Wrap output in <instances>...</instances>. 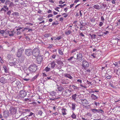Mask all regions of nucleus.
Masks as SVG:
<instances>
[{"instance_id": "obj_1", "label": "nucleus", "mask_w": 120, "mask_h": 120, "mask_svg": "<svg viewBox=\"0 0 120 120\" xmlns=\"http://www.w3.org/2000/svg\"><path fill=\"white\" fill-rule=\"evenodd\" d=\"M39 51L37 48H34L32 51V54L35 57H36L39 56Z\"/></svg>"}, {"instance_id": "obj_2", "label": "nucleus", "mask_w": 120, "mask_h": 120, "mask_svg": "<svg viewBox=\"0 0 120 120\" xmlns=\"http://www.w3.org/2000/svg\"><path fill=\"white\" fill-rule=\"evenodd\" d=\"M37 69V67L35 65H31L29 68V71L31 72H34Z\"/></svg>"}, {"instance_id": "obj_3", "label": "nucleus", "mask_w": 120, "mask_h": 120, "mask_svg": "<svg viewBox=\"0 0 120 120\" xmlns=\"http://www.w3.org/2000/svg\"><path fill=\"white\" fill-rule=\"evenodd\" d=\"M9 111L11 114L14 115L16 113L17 109L14 107H11L9 109Z\"/></svg>"}, {"instance_id": "obj_4", "label": "nucleus", "mask_w": 120, "mask_h": 120, "mask_svg": "<svg viewBox=\"0 0 120 120\" xmlns=\"http://www.w3.org/2000/svg\"><path fill=\"white\" fill-rule=\"evenodd\" d=\"M32 50L31 49H25V54L28 56H30L32 54Z\"/></svg>"}, {"instance_id": "obj_5", "label": "nucleus", "mask_w": 120, "mask_h": 120, "mask_svg": "<svg viewBox=\"0 0 120 120\" xmlns=\"http://www.w3.org/2000/svg\"><path fill=\"white\" fill-rule=\"evenodd\" d=\"M91 111L94 113H95L96 112L101 113L102 114L104 113V111L101 109H92Z\"/></svg>"}, {"instance_id": "obj_6", "label": "nucleus", "mask_w": 120, "mask_h": 120, "mask_svg": "<svg viewBox=\"0 0 120 120\" xmlns=\"http://www.w3.org/2000/svg\"><path fill=\"white\" fill-rule=\"evenodd\" d=\"M27 95V93L23 90L20 91L19 93V96L20 97L24 98Z\"/></svg>"}, {"instance_id": "obj_7", "label": "nucleus", "mask_w": 120, "mask_h": 120, "mask_svg": "<svg viewBox=\"0 0 120 120\" xmlns=\"http://www.w3.org/2000/svg\"><path fill=\"white\" fill-rule=\"evenodd\" d=\"M89 65L88 63L86 60H84L82 61V66L83 68H85L88 67Z\"/></svg>"}, {"instance_id": "obj_8", "label": "nucleus", "mask_w": 120, "mask_h": 120, "mask_svg": "<svg viewBox=\"0 0 120 120\" xmlns=\"http://www.w3.org/2000/svg\"><path fill=\"white\" fill-rule=\"evenodd\" d=\"M37 57L36 59L37 63L38 64L41 63L43 58V56H38Z\"/></svg>"}, {"instance_id": "obj_9", "label": "nucleus", "mask_w": 120, "mask_h": 120, "mask_svg": "<svg viewBox=\"0 0 120 120\" xmlns=\"http://www.w3.org/2000/svg\"><path fill=\"white\" fill-rule=\"evenodd\" d=\"M98 93L96 94H91L90 96L91 99L93 100H95L97 99L98 98Z\"/></svg>"}, {"instance_id": "obj_10", "label": "nucleus", "mask_w": 120, "mask_h": 120, "mask_svg": "<svg viewBox=\"0 0 120 120\" xmlns=\"http://www.w3.org/2000/svg\"><path fill=\"white\" fill-rule=\"evenodd\" d=\"M30 109H22V114L24 113L26 114H28L30 113Z\"/></svg>"}, {"instance_id": "obj_11", "label": "nucleus", "mask_w": 120, "mask_h": 120, "mask_svg": "<svg viewBox=\"0 0 120 120\" xmlns=\"http://www.w3.org/2000/svg\"><path fill=\"white\" fill-rule=\"evenodd\" d=\"M81 101L83 106H86L88 104V101L85 99H81Z\"/></svg>"}, {"instance_id": "obj_12", "label": "nucleus", "mask_w": 120, "mask_h": 120, "mask_svg": "<svg viewBox=\"0 0 120 120\" xmlns=\"http://www.w3.org/2000/svg\"><path fill=\"white\" fill-rule=\"evenodd\" d=\"M77 59L79 61L82 60L83 56L82 53H78L77 55Z\"/></svg>"}, {"instance_id": "obj_13", "label": "nucleus", "mask_w": 120, "mask_h": 120, "mask_svg": "<svg viewBox=\"0 0 120 120\" xmlns=\"http://www.w3.org/2000/svg\"><path fill=\"white\" fill-rule=\"evenodd\" d=\"M23 50L22 49H19L18 51L17 54V56L18 57H19V56L22 55V53L23 52Z\"/></svg>"}, {"instance_id": "obj_14", "label": "nucleus", "mask_w": 120, "mask_h": 120, "mask_svg": "<svg viewBox=\"0 0 120 120\" xmlns=\"http://www.w3.org/2000/svg\"><path fill=\"white\" fill-rule=\"evenodd\" d=\"M49 65H50L52 68H53L55 67L56 64L55 62L53 61L50 62Z\"/></svg>"}, {"instance_id": "obj_15", "label": "nucleus", "mask_w": 120, "mask_h": 120, "mask_svg": "<svg viewBox=\"0 0 120 120\" xmlns=\"http://www.w3.org/2000/svg\"><path fill=\"white\" fill-rule=\"evenodd\" d=\"M12 85L14 86L15 87L17 86L18 85L20 84V82L18 81H15L13 82L12 83Z\"/></svg>"}, {"instance_id": "obj_16", "label": "nucleus", "mask_w": 120, "mask_h": 120, "mask_svg": "<svg viewBox=\"0 0 120 120\" xmlns=\"http://www.w3.org/2000/svg\"><path fill=\"white\" fill-rule=\"evenodd\" d=\"M9 112L5 110L3 112V116L5 118H7L9 116Z\"/></svg>"}, {"instance_id": "obj_17", "label": "nucleus", "mask_w": 120, "mask_h": 120, "mask_svg": "<svg viewBox=\"0 0 120 120\" xmlns=\"http://www.w3.org/2000/svg\"><path fill=\"white\" fill-rule=\"evenodd\" d=\"M50 95L52 97H56V92L55 91L51 92L49 93Z\"/></svg>"}, {"instance_id": "obj_18", "label": "nucleus", "mask_w": 120, "mask_h": 120, "mask_svg": "<svg viewBox=\"0 0 120 120\" xmlns=\"http://www.w3.org/2000/svg\"><path fill=\"white\" fill-rule=\"evenodd\" d=\"M14 30H8L7 31L8 33L9 34V35L10 36H13L14 35L13 32Z\"/></svg>"}, {"instance_id": "obj_19", "label": "nucleus", "mask_w": 120, "mask_h": 120, "mask_svg": "<svg viewBox=\"0 0 120 120\" xmlns=\"http://www.w3.org/2000/svg\"><path fill=\"white\" fill-rule=\"evenodd\" d=\"M19 59L20 61V62H22L24 60L25 57L23 55H22L19 57Z\"/></svg>"}, {"instance_id": "obj_20", "label": "nucleus", "mask_w": 120, "mask_h": 120, "mask_svg": "<svg viewBox=\"0 0 120 120\" xmlns=\"http://www.w3.org/2000/svg\"><path fill=\"white\" fill-rule=\"evenodd\" d=\"M64 76L65 77L71 79H73L72 77L69 74H64Z\"/></svg>"}, {"instance_id": "obj_21", "label": "nucleus", "mask_w": 120, "mask_h": 120, "mask_svg": "<svg viewBox=\"0 0 120 120\" xmlns=\"http://www.w3.org/2000/svg\"><path fill=\"white\" fill-rule=\"evenodd\" d=\"M51 69V67L50 66V65H48V66L46 67L44 69L45 71H46V72L49 71Z\"/></svg>"}, {"instance_id": "obj_22", "label": "nucleus", "mask_w": 120, "mask_h": 120, "mask_svg": "<svg viewBox=\"0 0 120 120\" xmlns=\"http://www.w3.org/2000/svg\"><path fill=\"white\" fill-rule=\"evenodd\" d=\"M68 93H70V92L69 90H66L65 91L62 92V94L64 95H68Z\"/></svg>"}, {"instance_id": "obj_23", "label": "nucleus", "mask_w": 120, "mask_h": 120, "mask_svg": "<svg viewBox=\"0 0 120 120\" xmlns=\"http://www.w3.org/2000/svg\"><path fill=\"white\" fill-rule=\"evenodd\" d=\"M49 53L47 51H45V52L44 56L45 58H47L49 57Z\"/></svg>"}, {"instance_id": "obj_24", "label": "nucleus", "mask_w": 120, "mask_h": 120, "mask_svg": "<svg viewBox=\"0 0 120 120\" xmlns=\"http://www.w3.org/2000/svg\"><path fill=\"white\" fill-rule=\"evenodd\" d=\"M0 82L2 83H5V79L4 77H1L0 78Z\"/></svg>"}, {"instance_id": "obj_25", "label": "nucleus", "mask_w": 120, "mask_h": 120, "mask_svg": "<svg viewBox=\"0 0 120 120\" xmlns=\"http://www.w3.org/2000/svg\"><path fill=\"white\" fill-rule=\"evenodd\" d=\"M71 33V31L70 30L67 29L65 32V34L67 35L70 34Z\"/></svg>"}, {"instance_id": "obj_26", "label": "nucleus", "mask_w": 120, "mask_h": 120, "mask_svg": "<svg viewBox=\"0 0 120 120\" xmlns=\"http://www.w3.org/2000/svg\"><path fill=\"white\" fill-rule=\"evenodd\" d=\"M67 111L66 109H62V113L63 115H66L67 113H66V111Z\"/></svg>"}, {"instance_id": "obj_27", "label": "nucleus", "mask_w": 120, "mask_h": 120, "mask_svg": "<svg viewBox=\"0 0 120 120\" xmlns=\"http://www.w3.org/2000/svg\"><path fill=\"white\" fill-rule=\"evenodd\" d=\"M94 8L96 9L99 10L100 9V7L98 5H95L94 6Z\"/></svg>"}, {"instance_id": "obj_28", "label": "nucleus", "mask_w": 120, "mask_h": 120, "mask_svg": "<svg viewBox=\"0 0 120 120\" xmlns=\"http://www.w3.org/2000/svg\"><path fill=\"white\" fill-rule=\"evenodd\" d=\"M57 89L59 92H61L63 89V88L61 86H58L57 87Z\"/></svg>"}, {"instance_id": "obj_29", "label": "nucleus", "mask_w": 120, "mask_h": 120, "mask_svg": "<svg viewBox=\"0 0 120 120\" xmlns=\"http://www.w3.org/2000/svg\"><path fill=\"white\" fill-rule=\"evenodd\" d=\"M56 63L60 65H62L63 64V62L61 61L60 60H57L56 61Z\"/></svg>"}, {"instance_id": "obj_30", "label": "nucleus", "mask_w": 120, "mask_h": 120, "mask_svg": "<svg viewBox=\"0 0 120 120\" xmlns=\"http://www.w3.org/2000/svg\"><path fill=\"white\" fill-rule=\"evenodd\" d=\"M60 98L59 97L57 98H56L55 97H52V98H50L49 99V100L52 101H55L57 99Z\"/></svg>"}, {"instance_id": "obj_31", "label": "nucleus", "mask_w": 120, "mask_h": 120, "mask_svg": "<svg viewBox=\"0 0 120 120\" xmlns=\"http://www.w3.org/2000/svg\"><path fill=\"white\" fill-rule=\"evenodd\" d=\"M12 15L15 16L17 17L19 15V13L17 12H14L12 13Z\"/></svg>"}, {"instance_id": "obj_32", "label": "nucleus", "mask_w": 120, "mask_h": 120, "mask_svg": "<svg viewBox=\"0 0 120 120\" xmlns=\"http://www.w3.org/2000/svg\"><path fill=\"white\" fill-rule=\"evenodd\" d=\"M44 36L45 37L48 38L49 37L51 36V35L50 33H46L44 34Z\"/></svg>"}, {"instance_id": "obj_33", "label": "nucleus", "mask_w": 120, "mask_h": 120, "mask_svg": "<svg viewBox=\"0 0 120 120\" xmlns=\"http://www.w3.org/2000/svg\"><path fill=\"white\" fill-rule=\"evenodd\" d=\"M72 110L74 111L75 110V109L76 105L75 103H72Z\"/></svg>"}, {"instance_id": "obj_34", "label": "nucleus", "mask_w": 120, "mask_h": 120, "mask_svg": "<svg viewBox=\"0 0 120 120\" xmlns=\"http://www.w3.org/2000/svg\"><path fill=\"white\" fill-rule=\"evenodd\" d=\"M39 76L38 74H37L32 79H31V81L34 80L36 79Z\"/></svg>"}, {"instance_id": "obj_35", "label": "nucleus", "mask_w": 120, "mask_h": 120, "mask_svg": "<svg viewBox=\"0 0 120 120\" xmlns=\"http://www.w3.org/2000/svg\"><path fill=\"white\" fill-rule=\"evenodd\" d=\"M3 68H4L5 72L6 73H8V69L5 66H3Z\"/></svg>"}, {"instance_id": "obj_36", "label": "nucleus", "mask_w": 120, "mask_h": 120, "mask_svg": "<svg viewBox=\"0 0 120 120\" xmlns=\"http://www.w3.org/2000/svg\"><path fill=\"white\" fill-rule=\"evenodd\" d=\"M71 117L73 119H75L76 118V115L73 113L71 115Z\"/></svg>"}, {"instance_id": "obj_37", "label": "nucleus", "mask_w": 120, "mask_h": 120, "mask_svg": "<svg viewBox=\"0 0 120 120\" xmlns=\"http://www.w3.org/2000/svg\"><path fill=\"white\" fill-rule=\"evenodd\" d=\"M46 79H47L48 80H53L54 79L53 77L52 76H49L47 77L46 78Z\"/></svg>"}, {"instance_id": "obj_38", "label": "nucleus", "mask_w": 120, "mask_h": 120, "mask_svg": "<svg viewBox=\"0 0 120 120\" xmlns=\"http://www.w3.org/2000/svg\"><path fill=\"white\" fill-rule=\"evenodd\" d=\"M10 1L8 0H7L5 1V5H7L9 4H10Z\"/></svg>"}, {"instance_id": "obj_39", "label": "nucleus", "mask_w": 120, "mask_h": 120, "mask_svg": "<svg viewBox=\"0 0 120 120\" xmlns=\"http://www.w3.org/2000/svg\"><path fill=\"white\" fill-rule=\"evenodd\" d=\"M89 35L90 36L92 39H94L95 38V34L91 35L90 34H89Z\"/></svg>"}, {"instance_id": "obj_40", "label": "nucleus", "mask_w": 120, "mask_h": 120, "mask_svg": "<svg viewBox=\"0 0 120 120\" xmlns=\"http://www.w3.org/2000/svg\"><path fill=\"white\" fill-rule=\"evenodd\" d=\"M82 120H87V116H83L82 117Z\"/></svg>"}, {"instance_id": "obj_41", "label": "nucleus", "mask_w": 120, "mask_h": 120, "mask_svg": "<svg viewBox=\"0 0 120 120\" xmlns=\"http://www.w3.org/2000/svg\"><path fill=\"white\" fill-rule=\"evenodd\" d=\"M34 114V113H32V112H30V114L29 115H28L27 116H26L25 117V118L26 117L27 118H28V117H29V116H32V115Z\"/></svg>"}, {"instance_id": "obj_42", "label": "nucleus", "mask_w": 120, "mask_h": 120, "mask_svg": "<svg viewBox=\"0 0 120 120\" xmlns=\"http://www.w3.org/2000/svg\"><path fill=\"white\" fill-rule=\"evenodd\" d=\"M76 94H74L72 96V98L75 101L76 99Z\"/></svg>"}, {"instance_id": "obj_43", "label": "nucleus", "mask_w": 120, "mask_h": 120, "mask_svg": "<svg viewBox=\"0 0 120 120\" xmlns=\"http://www.w3.org/2000/svg\"><path fill=\"white\" fill-rule=\"evenodd\" d=\"M59 53L61 55H62L63 54V52L62 51V50L59 49Z\"/></svg>"}, {"instance_id": "obj_44", "label": "nucleus", "mask_w": 120, "mask_h": 120, "mask_svg": "<svg viewBox=\"0 0 120 120\" xmlns=\"http://www.w3.org/2000/svg\"><path fill=\"white\" fill-rule=\"evenodd\" d=\"M7 5H4L3 7L5 9L7 10L8 11V7H7Z\"/></svg>"}, {"instance_id": "obj_45", "label": "nucleus", "mask_w": 120, "mask_h": 120, "mask_svg": "<svg viewBox=\"0 0 120 120\" xmlns=\"http://www.w3.org/2000/svg\"><path fill=\"white\" fill-rule=\"evenodd\" d=\"M90 105H88L87 106L86 105V106H84V107L86 109H89L90 108Z\"/></svg>"}, {"instance_id": "obj_46", "label": "nucleus", "mask_w": 120, "mask_h": 120, "mask_svg": "<svg viewBox=\"0 0 120 120\" xmlns=\"http://www.w3.org/2000/svg\"><path fill=\"white\" fill-rule=\"evenodd\" d=\"M66 5V4H64L63 5H59L58 6L60 7V8H62Z\"/></svg>"}, {"instance_id": "obj_47", "label": "nucleus", "mask_w": 120, "mask_h": 120, "mask_svg": "<svg viewBox=\"0 0 120 120\" xmlns=\"http://www.w3.org/2000/svg\"><path fill=\"white\" fill-rule=\"evenodd\" d=\"M42 112L41 111H39L38 112V114L39 115L41 116L42 115Z\"/></svg>"}, {"instance_id": "obj_48", "label": "nucleus", "mask_w": 120, "mask_h": 120, "mask_svg": "<svg viewBox=\"0 0 120 120\" xmlns=\"http://www.w3.org/2000/svg\"><path fill=\"white\" fill-rule=\"evenodd\" d=\"M61 38H62V36H59L58 37H57L56 38V39L58 40H59L60 39H61Z\"/></svg>"}, {"instance_id": "obj_49", "label": "nucleus", "mask_w": 120, "mask_h": 120, "mask_svg": "<svg viewBox=\"0 0 120 120\" xmlns=\"http://www.w3.org/2000/svg\"><path fill=\"white\" fill-rule=\"evenodd\" d=\"M61 83L63 84H66L67 83L65 80H62L61 81Z\"/></svg>"}, {"instance_id": "obj_50", "label": "nucleus", "mask_w": 120, "mask_h": 120, "mask_svg": "<svg viewBox=\"0 0 120 120\" xmlns=\"http://www.w3.org/2000/svg\"><path fill=\"white\" fill-rule=\"evenodd\" d=\"M60 8V7H57L56 8H55V10L56 11H57L59 12V11L58 10V9H59Z\"/></svg>"}, {"instance_id": "obj_51", "label": "nucleus", "mask_w": 120, "mask_h": 120, "mask_svg": "<svg viewBox=\"0 0 120 120\" xmlns=\"http://www.w3.org/2000/svg\"><path fill=\"white\" fill-rule=\"evenodd\" d=\"M94 104L96 105L97 106L99 105L100 103L99 102L97 103V102H94Z\"/></svg>"}, {"instance_id": "obj_52", "label": "nucleus", "mask_w": 120, "mask_h": 120, "mask_svg": "<svg viewBox=\"0 0 120 120\" xmlns=\"http://www.w3.org/2000/svg\"><path fill=\"white\" fill-rule=\"evenodd\" d=\"M87 84L89 85V86L92 85L91 83L90 82H89L87 80Z\"/></svg>"}, {"instance_id": "obj_53", "label": "nucleus", "mask_w": 120, "mask_h": 120, "mask_svg": "<svg viewBox=\"0 0 120 120\" xmlns=\"http://www.w3.org/2000/svg\"><path fill=\"white\" fill-rule=\"evenodd\" d=\"M15 4L13 3V2H11L10 3V5L9 6H14Z\"/></svg>"}, {"instance_id": "obj_54", "label": "nucleus", "mask_w": 120, "mask_h": 120, "mask_svg": "<svg viewBox=\"0 0 120 120\" xmlns=\"http://www.w3.org/2000/svg\"><path fill=\"white\" fill-rule=\"evenodd\" d=\"M103 24V23L102 22H99V26H102Z\"/></svg>"}, {"instance_id": "obj_55", "label": "nucleus", "mask_w": 120, "mask_h": 120, "mask_svg": "<svg viewBox=\"0 0 120 120\" xmlns=\"http://www.w3.org/2000/svg\"><path fill=\"white\" fill-rule=\"evenodd\" d=\"M65 15L64 16V17L65 18H66L68 16V15L66 13H64L62 15Z\"/></svg>"}, {"instance_id": "obj_56", "label": "nucleus", "mask_w": 120, "mask_h": 120, "mask_svg": "<svg viewBox=\"0 0 120 120\" xmlns=\"http://www.w3.org/2000/svg\"><path fill=\"white\" fill-rule=\"evenodd\" d=\"M53 46V45L52 44H51L50 45L48 46V48H49L50 49L52 48V47Z\"/></svg>"}, {"instance_id": "obj_57", "label": "nucleus", "mask_w": 120, "mask_h": 120, "mask_svg": "<svg viewBox=\"0 0 120 120\" xmlns=\"http://www.w3.org/2000/svg\"><path fill=\"white\" fill-rule=\"evenodd\" d=\"M77 50V49H74L72 50L71 52V53H73L74 52H75Z\"/></svg>"}, {"instance_id": "obj_58", "label": "nucleus", "mask_w": 120, "mask_h": 120, "mask_svg": "<svg viewBox=\"0 0 120 120\" xmlns=\"http://www.w3.org/2000/svg\"><path fill=\"white\" fill-rule=\"evenodd\" d=\"M112 77V76L110 75L108 76H107L106 78L107 79H110Z\"/></svg>"}, {"instance_id": "obj_59", "label": "nucleus", "mask_w": 120, "mask_h": 120, "mask_svg": "<svg viewBox=\"0 0 120 120\" xmlns=\"http://www.w3.org/2000/svg\"><path fill=\"white\" fill-rule=\"evenodd\" d=\"M101 21H102V22H103L104 20V19L103 16H102L101 17Z\"/></svg>"}, {"instance_id": "obj_60", "label": "nucleus", "mask_w": 120, "mask_h": 120, "mask_svg": "<svg viewBox=\"0 0 120 120\" xmlns=\"http://www.w3.org/2000/svg\"><path fill=\"white\" fill-rule=\"evenodd\" d=\"M53 15L52 14H49L48 15V18H49L50 17H52L53 16Z\"/></svg>"}, {"instance_id": "obj_61", "label": "nucleus", "mask_w": 120, "mask_h": 120, "mask_svg": "<svg viewBox=\"0 0 120 120\" xmlns=\"http://www.w3.org/2000/svg\"><path fill=\"white\" fill-rule=\"evenodd\" d=\"M91 55L94 58H95V54L94 53L92 54H91Z\"/></svg>"}, {"instance_id": "obj_62", "label": "nucleus", "mask_w": 120, "mask_h": 120, "mask_svg": "<svg viewBox=\"0 0 120 120\" xmlns=\"http://www.w3.org/2000/svg\"><path fill=\"white\" fill-rule=\"evenodd\" d=\"M74 57L73 56H71L70 58L69 59H68V60L69 61L71 60Z\"/></svg>"}, {"instance_id": "obj_63", "label": "nucleus", "mask_w": 120, "mask_h": 120, "mask_svg": "<svg viewBox=\"0 0 120 120\" xmlns=\"http://www.w3.org/2000/svg\"><path fill=\"white\" fill-rule=\"evenodd\" d=\"M61 67L59 66H56V68L58 69H60L61 68Z\"/></svg>"}, {"instance_id": "obj_64", "label": "nucleus", "mask_w": 120, "mask_h": 120, "mask_svg": "<svg viewBox=\"0 0 120 120\" xmlns=\"http://www.w3.org/2000/svg\"><path fill=\"white\" fill-rule=\"evenodd\" d=\"M72 87L74 89H76L78 88L76 86L74 85L72 86Z\"/></svg>"}]
</instances>
